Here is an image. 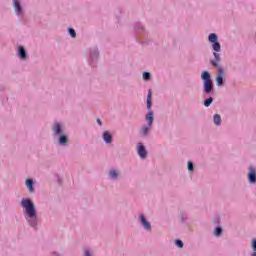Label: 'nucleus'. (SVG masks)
Here are the masks:
<instances>
[{
	"instance_id": "nucleus-1",
	"label": "nucleus",
	"mask_w": 256,
	"mask_h": 256,
	"mask_svg": "<svg viewBox=\"0 0 256 256\" xmlns=\"http://www.w3.org/2000/svg\"><path fill=\"white\" fill-rule=\"evenodd\" d=\"M21 205L25 209L31 227H37V211L33 202L30 199H23Z\"/></svg>"
},
{
	"instance_id": "nucleus-2",
	"label": "nucleus",
	"mask_w": 256,
	"mask_h": 256,
	"mask_svg": "<svg viewBox=\"0 0 256 256\" xmlns=\"http://www.w3.org/2000/svg\"><path fill=\"white\" fill-rule=\"evenodd\" d=\"M201 78L204 81V93L209 95V93L213 91V80H211V74H209L207 71H204L201 75Z\"/></svg>"
},
{
	"instance_id": "nucleus-3",
	"label": "nucleus",
	"mask_w": 256,
	"mask_h": 256,
	"mask_svg": "<svg viewBox=\"0 0 256 256\" xmlns=\"http://www.w3.org/2000/svg\"><path fill=\"white\" fill-rule=\"evenodd\" d=\"M210 43L212 44V48L214 49V51H216V53H219V51H221V44H219V42H217V34L215 33H211L208 37Z\"/></svg>"
},
{
	"instance_id": "nucleus-4",
	"label": "nucleus",
	"mask_w": 256,
	"mask_h": 256,
	"mask_svg": "<svg viewBox=\"0 0 256 256\" xmlns=\"http://www.w3.org/2000/svg\"><path fill=\"white\" fill-rule=\"evenodd\" d=\"M248 180L250 183L256 182V171H255V168L253 167L249 168Z\"/></svg>"
},
{
	"instance_id": "nucleus-5",
	"label": "nucleus",
	"mask_w": 256,
	"mask_h": 256,
	"mask_svg": "<svg viewBox=\"0 0 256 256\" xmlns=\"http://www.w3.org/2000/svg\"><path fill=\"white\" fill-rule=\"evenodd\" d=\"M139 217L144 229H147V231H151V224L147 221L145 216L141 214Z\"/></svg>"
},
{
	"instance_id": "nucleus-6",
	"label": "nucleus",
	"mask_w": 256,
	"mask_h": 256,
	"mask_svg": "<svg viewBox=\"0 0 256 256\" xmlns=\"http://www.w3.org/2000/svg\"><path fill=\"white\" fill-rule=\"evenodd\" d=\"M15 13L16 15H21L23 13V8H21V3H19V0H13Z\"/></svg>"
},
{
	"instance_id": "nucleus-7",
	"label": "nucleus",
	"mask_w": 256,
	"mask_h": 256,
	"mask_svg": "<svg viewBox=\"0 0 256 256\" xmlns=\"http://www.w3.org/2000/svg\"><path fill=\"white\" fill-rule=\"evenodd\" d=\"M138 155L141 157V159H145V157H147V150H145V146H138Z\"/></svg>"
},
{
	"instance_id": "nucleus-8",
	"label": "nucleus",
	"mask_w": 256,
	"mask_h": 256,
	"mask_svg": "<svg viewBox=\"0 0 256 256\" xmlns=\"http://www.w3.org/2000/svg\"><path fill=\"white\" fill-rule=\"evenodd\" d=\"M214 57H215V60L211 61V65H213V67H219V61H221V57L219 53L214 52Z\"/></svg>"
},
{
	"instance_id": "nucleus-9",
	"label": "nucleus",
	"mask_w": 256,
	"mask_h": 256,
	"mask_svg": "<svg viewBox=\"0 0 256 256\" xmlns=\"http://www.w3.org/2000/svg\"><path fill=\"white\" fill-rule=\"evenodd\" d=\"M103 139L106 143H111L113 141V136H111V133H109V131H105L103 133Z\"/></svg>"
},
{
	"instance_id": "nucleus-10",
	"label": "nucleus",
	"mask_w": 256,
	"mask_h": 256,
	"mask_svg": "<svg viewBox=\"0 0 256 256\" xmlns=\"http://www.w3.org/2000/svg\"><path fill=\"white\" fill-rule=\"evenodd\" d=\"M219 73L220 75L217 76L216 83L219 87H221V85H223V69H219Z\"/></svg>"
},
{
	"instance_id": "nucleus-11",
	"label": "nucleus",
	"mask_w": 256,
	"mask_h": 256,
	"mask_svg": "<svg viewBox=\"0 0 256 256\" xmlns=\"http://www.w3.org/2000/svg\"><path fill=\"white\" fill-rule=\"evenodd\" d=\"M19 57H20V59L27 58V52L25 51V48L23 46L19 47Z\"/></svg>"
},
{
	"instance_id": "nucleus-12",
	"label": "nucleus",
	"mask_w": 256,
	"mask_h": 256,
	"mask_svg": "<svg viewBox=\"0 0 256 256\" xmlns=\"http://www.w3.org/2000/svg\"><path fill=\"white\" fill-rule=\"evenodd\" d=\"M26 187H27L28 191H30V193H33L34 189H33V180L32 179L26 180Z\"/></svg>"
},
{
	"instance_id": "nucleus-13",
	"label": "nucleus",
	"mask_w": 256,
	"mask_h": 256,
	"mask_svg": "<svg viewBox=\"0 0 256 256\" xmlns=\"http://www.w3.org/2000/svg\"><path fill=\"white\" fill-rule=\"evenodd\" d=\"M146 120L148 121V125L149 127H151V125H153V112H149L146 116Z\"/></svg>"
},
{
	"instance_id": "nucleus-14",
	"label": "nucleus",
	"mask_w": 256,
	"mask_h": 256,
	"mask_svg": "<svg viewBox=\"0 0 256 256\" xmlns=\"http://www.w3.org/2000/svg\"><path fill=\"white\" fill-rule=\"evenodd\" d=\"M214 123L215 125H221V116L219 114L214 115Z\"/></svg>"
},
{
	"instance_id": "nucleus-15",
	"label": "nucleus",
	"mask_w": 256,
	"mask_h": 256,
	"mask_svg": "<svg viewBox=\"0 0 256 256\" xmlns=\"http://www.w3.org/2000/svg\"><path fill=\"white\" fill-rule=\"evenodd\" d=\"M53 129L56 135H59V133H61V125L55 124Z\"/></svg>"
},
{
	"instance_id": "nucleus-16",
	"label": "nucleus",
	"mask_w": 256,
	"mask_h": 256,
	"mask_svg": "<svg viewBox=\"0 0 256 256\" xmlns=\"http://www.w3.org/2000/svg\"><path fill=\"white\" fill-rule=\"evenodd\" d=\"M59 143H60L61 145H65V143H67V136L61 135V136H60V139H59Z\"/></svg>"
},
{
	"instance_id": "nucleus-17",
	"label": "nucleus",
	"mask_w": 256,
	"mask_h": 256,
	"mask_svg": "<svg viewBox=\"0 0 256 256\" xmlns=\"http://www.w3.org/2000/svg\"><path fill=\"white\" fill-rule=\"evenodd\" d=\"M143 79L145 81H149V79H151V74L149 72H144L143 73Z\"/></svg>"
},
{
	"instance_id": "nucleus-18",
	"label": "nucleus",
	"mask_w": 256,
	"mask_h": 256,
	"mask_svg": "<svg viewBox=\"0 0 256 256\" xmlns=\"http://www.w3.org/2000/svg\"><path fill=\"white\" fill-rule=\"evenodd\" d=\"M110 177L112 179H117V171L116 170H111L110 173H109Z\"/></svg>"
},
{
	"instance_id": "nucleus-19",
	"label": "nucleus",
	"mask_w": 256,
	"mask_h": 256,
	"mask_svg": "<svg viewBox=\"0 0 256 256\" xmlns=\"http://www.w3.org/2000/svg\"><path fill=\"white\" fill-rule=\"evenodd\" d=\"M211 103H213V99L210 97L205 100L204 105H205V107H209L211 105Z\"/></svg>"
},
{
	"instance_id": "nucleus-20",
	"label": "nucleus",
	"mask_w": 256,
	"mask_h": 256,
	"mask_svg": "<svg viewBox=\"0 0 256 256\" xmlns=\"http://www.w3.org/2000/svg\"><path fill=\"white\" fill-rule=\"evenodd\" d=\"M221 233H223V228L217 227L215 230L216 237H219V235H221Z\"/></svg>"
},
{
	"instance_id": "nucleus-21",
	"label": "nucleus",
	"mask_w": 256,
	"mask_h": 256,
	"mask_svg": "<svg viewBox=\"0 0 256 256\" xmlns=\"http://www.w3.org/2000/svg\"><path fill=\"white\" fill-rule=\"evenodd\" d=\"M69 34L71 35V37L75 38L77 37V34L75 33V30L73 28H69Z\"/></svg>"
},
{
	"instance_id": "nucleus-22",
	"label": "nucleus",
	"mask_w": 256,
	"mask_h": 256,
	"mask_svg": "<svg viewBox=\"0 0 256 256\" xmlns=\"http://www.w3.org/2000/svg\"><path fill=\"white\" fill-rule=\"evenodd\" d=\"M175 243H176L177 247H180V249L183 248V241H181V240H176Z\"/></svg>"
},
{
	"instance_id": "nucleus-23",
	"label": "nucleus",
	"mask_w": 256,
	"mask_h": 256,
	"mask_svg": "<svg viewBox=\"0 0 256 256\" xmlns=\"http://www.w3.org/2000/svg\"><path fill=\"white\" fill-rule=\"evenodd\" d=\"M142 133H143V135H147V133H149V127H143Z\"/></svg>"
},
{
	"instance_id": "nucleus-24",
	"label": "nucleus",
	"mask_w": 256,
	"mask_h": 256,
	"mask_svg": "<svg viewBox=\"0 0 256 256\" xmlns=\"http://www.w3.org/2000/svg\"><path fill=\"white\" fill-rule=\"evenodd\" d=\"M188 171H193V162H188Z\"/></svg>"
},
{
	"instance_id": "nucleus-25",
	"label": "nucleus",
	"mask_w": 256,
	"mask_h": 256,
	"mask_svg": "<svg viewBox=\"0 0 256 256\" xmlns=\"http://www.w3.org/2000/svg\"><path fill=\"white\" fill-rule=\"evenodd\" d=\"M147 108L151 109V100H147Z\"/></svg>"
},
{
	"instance_id": "nucleus-26",
	"label": "nucleus",
	"mask_w": 256,
	"mask_h": 256,
	"mask_svg": "<svg viewBox=\"0 0 256 256\" xmlns=\"http://www.w3.org/2000/svg\"><path fill=\"white\" fill-rule=\"evenodd\" d=\"M151 95V90H149L147 100H151Z\"/></svg>"
},
{
	"instance_id": "nucleus-27",
	"label": "nucleus",
	"mask_w": 256,
	"mask_h": 256,
	"mask_svg": "<svg viewBox=\"0 0 256 256\" xmlns=\"http://www.w3.org/2000/svg\"><path fill=\"white\" fill-rule=\"evenodd\" d=\"M253 250L256 251V240H253Z\"/></svg>"
},
{
	"instance_id": "nucleus-28",
	"label": "nucleus",
	"mask_w": 256,
	"mask_h": 256,
	"mask_svg": "<svg viewBox=\"0 0 256 256\" xmlns=\"http://www.w3.org/2000/svg\"><path fill=\"white\" fill-rule=\"evenodd\" d=\"M97 123H98V125H100V126L103 125V122H101V119H99V118L97 119Z\"/></svg>"
},
{
	"instance_id": "nucleus-29",
	"label": "nucleus",
	"mask_w": 256,
	"mask_h": 256,
	"mask_svg": "<svg viewBox=\"0 0 256 256\" xmlns=\"http://www.w3.org/2000/svg\"><path fill=\"white\" fill-rule=\"evenodd\" d=\"M85 256H91V253H89V250L85 251Z\"/></svg>"
},
{
	"instance_id": "nucleus-30",
	"label": "nucleus",
	"mask_w": 256,
	"mask_h": 256,
	"mask_svg": "<svg viewBox=\"0 0 256 256\" xmlns=\"http://www.w3.org/2000/svg\"><path fill=\"white\" fill-rule=\"evenodd\" d=\"M252 256H256V252H254V253L252 254Z\"/></svg>"
}]
</instances>
